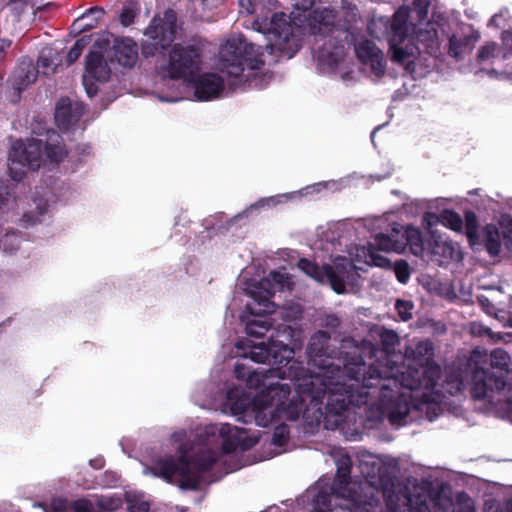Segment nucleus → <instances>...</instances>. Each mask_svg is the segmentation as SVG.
I'll return each instance as SVG.
<instances>
[{
    "mask_svg": "<svg viewBox=\"0 0 512 512\" xmlns=\"http://www.w3.org/2000/svg\"><path fill=\"white\" fill-rule=\"evenodd\" d=\"M340 352L343 368L339 374L306 375L301 367L290 372L298 391L311 396V404L320 405L327 396L326 410L334 415H342L349 406L361 407L371 399H377L379 384L382 390L389 389L379 367H367L365 358L375 356L370 341L363 340L359 344L353 339H344Z\"/></svg>",
    "mask_w": 512,
    "mask_h": 512,
    "instance_id": "obj_1",
    "label": "nucleus"
},
{
    "mask_svg": "<svg viewBox=\"0 0 512 512\" xmlns=\"http://www.w3.org/2000/svg\"><path fill=\"white\" fill-rule=\"evenodd\" d=\"M377 366L385 378L389 389L382 390L377 386V399L380 401L381 414L395 427L406 425L411 419V413L426 410L427 418L433 421L440 411L439 403L434 399L433 389L436 387L441 375L439 365L424 367L423 369L409 366L400 375L399 383L404 389L393 394L391 384L397 385L398 380L391 377L392 371L385 368L380 362L371 363Z\"/></svg>",
    "mask_w": 512,
    "mask_h": 512,
    "instance_id": "obj_2",
    "label": "nucleus"
},
{
    "mask_svg": "<svg viewBox=\"0 0 512 512\" xmlns=\"http://www.w3.org/2000/svg\"><path fill=\"white\" fill-rule=\"evenodd\" d=\"M218 455L213 449H201L193 455L180 454L159 458L150 468L151 473L182 490H198L202 474L210 471Z\"/></svg>",
    "mask_w": 512,
    "mask_h": 512,
    "instance_id": "obj_3",
    "label": "nucleus"
},
{
    "mask_svg": "<svg viewBox=\"0 0 512 512\" xmlns=\"http://www.w3.org/2000/svg\"><path fill=\"white\" fill-rule=\"evenodd\" d=\"M509 354L496 349L490 355L491 371L484 368H475L470 389L471 396L476 401L499 404L505 401L510 405L512 412V383L509 378Z\"/></svg>",
    "mask_w": 512,
    "mask_h": 512,
    "instance_id": "obj_4",
    "label": "nucleus"
},
{
    "mask_svg": "<svg viewBox=\"0 0 512 512\" xmlns=\"http://www.w3.org/2000/svg\"><path fill=\"white\" fill-rule=\"evenodd\" d=\"M262 56L260 47L248 43L246 39H229L220 49L218 68L228 77L245 83L249 81L251 74L264 66Z\"/></svg>",
    "mask_w": 512,
    "mask_h": 512,
    "instance_id": "obj_5",
    "label": "nucleus"
},
{
    "mask_svg": "<svg viewBox=\"0 0 512 512\" xmlns=\"http://www.w3.org/2000/svg\"><path fill=\"white\" fill-rule=\"evenodd\" d=\"M352 463L348 455L342 456L337 462L333 490L337 495H346L347 504L342 507L344 512H377L380 506V491L370 484H360L346 489L350 483Z\"/></svg>",
    "mask_w": 512,
    "mask_h": 512,
    "instance_id": "obj_6",
    "label": "nucleus"
},
{
    "mask_svg": "<svg viewBox=\"0 0 512 512\" xmlns=\"http://www.w3.org/2000/svg\"><path fill=\"white\" fill-rule=\"evenodd\" d=\"M291 338L292 329L288 325H280L276 332L270 334V360L271 366L275 367L266 370V373L269 378L289 379L293 387H296V380L290 372L297 367H301L306 375H309V371L305 369L302 362L294 360V351L289 347Z\"/></svg>",
    "mask_w": 512,
    "mask_h": 512,
    "instance_id": "obj_7",
    "label": "nucleus"
},
{
    "mask_svg": "<svg viewBox=\"0 0 512 512\" xmlns=\"http://www.w3.org/2000/svg\"><path fill=\"white\" fill-rule=\"evenodd\" d=\"M330 334L327 331L315 332L307 346L309 375L339 374L342 372L341 346L338 352L329 349Z\"/></svg>",
    "mask_w": 512,
    "mask_h": 512,
    "instance_id": "obj_8",
    "label": "nucleus"
},
{
    "mask_svg": "<svg viewBox=\"0 0 512 512\" xmlns=\"http://www.w3.org/2000/svg\"><path fill=\"white\" fill-rule=\"evenodd\" d=\"M294 388L296 395L288 403H286V400L291 393V385L279 381L270 384L267 387V393L261 395L256 401H259L265 409L275 406L276 410L282 412L287 420L296 421L304 412L306 400L308 398L311 400V396L308 393L298 391L297 387Z\"/></svg>",
    "mask_w": 512,
    "mask_h": 512,
    "instance_id": "obj_9",
    "label": "nucleus"
},
{
    "mask_svg": "<svg viewBox=\"0 0 512 512\" xmlns=\"http://www.w3.org/2000/svg\"><path fill=\"white\" fill-rule=\"evenodd\" d=\"M42 141L31 138L26 142L19 139L13 142L9 150L8 170L10 177L20 182L26 175V168L37 170L42 163Z\"/></svg>",
    "mask_w": 512,
    "mask_h": 512,
    "instance_id": "obj_10",
    "label": "nucleus"
},
{
    "mask_svg": "<svg viewBox=\"0 0 512 512\" xmlns=\"http://www.w3.org/2000/svg\"><path fill=\"white\" fill-rule=\"evenodd\" d=\"M201 51L194 45L174 44L166 67L170 79L190 81L199 71Z\"/></svg>",
    "mask_w": 512,
    "mask_h": 512,
    "instance_id": "obj_11",
    "label": "nucleus"
},
{
    "mask_svg": "<svg viewBox=\"0 0 512 512\" xmlns=\"http://www.w3.org/2000/svg\"><path fill=\"white\" fill-rule=\"evenodd\" d=\"M176 13L173 10L165 12L164 17H154L145 31V35L153 41V48L145 54H153L159 49H166L174 41L176 36Z\"/></svg>",
    "mask_w": 512,
    "mask_h": 512,
    "instance_id": "obj_12",
    "label": "nucleus"
},
{
    "mask_svg": "<svg viewBox=\"0 0 512 512\" xmlns=\"http://www.w3.org/2000/svg\"><path fill=\"white\" fill-rule=\"evenodd\" d=\"M267 30L275 36L282 57L291 59L300 50V41L293 35L290 22L284 12L273 13Z\"/></svg>",
    "mask_w": 512,
    "mask_h": 512,
    "instance_id": "obj_13",
    "label": "nucleus"
},
{
    "mask_svg": "<svg viewBox=\"0 0 512 512\" xmlns=\"http://www.w3.org/2000/svg\"><path fill=\"white\" fill-rule=\"evenodd\" d=\"M256 305L259 308H255L253 304H247L246 310L253 316L259 317L258 319L250 320L246 323L245 331L249 336L260 338L266 335L267 332H276L277 329L272 330L271 318L266 313L272 312L270 309L272 303L268 297L256 298Z\"/></svg>",
    "mask_w": 512,
    "mask_h": 512,
    "instance_id": "obj_14",
    "label": "nucleus"
},
{
    "mask_svg": "<svg viewBox=\"0 0 512 512\" xmlns=\"http://www.w3.org/2000/svg\"><path fill=\"white\" fill-rule=\"evenodd\" d=\"M421 226L430 236V240L434 243V253H439L436 249L441 250L445 254L448 250V240L444 238L438 227L448 228V208H443L439 214L427 211L421 219Z\"/></svg>",
    "mask_w": 512,
    "mask_h": 512,
    "instance_id": "obj_15",
    "label": "nucleus"
},
{
    "mask_svg": "<svg viewBox=\"0 0 512 512\" xmlns=\"http://www.w3.org/2000/svg\"><path fill=\"white\" fill-rule=\"evenodd\" d=\"M314 14L315 23L311 25V32L316 37L328 39L324 41L321 53L324 56L325 52H327V56L331 58L334 53L330 52L329 48H337L336 45L332 44V40L336 38L335 34L339 33V30L334 25V16L328 10L314 11Z\"/></svg>",
    "mask_w": 512,
    "mask_h": 512,
    "instance_id": "obj_16",
    "label": "nucleus"
},
{
    "mask_svg": "<svg viewBox=\"0 0 512 512\" xmlns=\"http://www.w3.org/2000/svg\"><path fill=\"white\" fill-rule=\"evenodd\" d=\"M195 97L200 101L217 98L224 90V79L217 73H203L192 78Z\"/></svg>",
    "mask_w": 512,
    "mask_h": 512,
    "instance_id": "obj_17",
    "label": "nucleus"
},
{
    "mask_svg": "<svg viewBox=\"0 0 512 512\" xmlns=\"http://www.w3.org/2000/svg\"><path fill=\"white\" fill-rule=\"evenodd\" d=\"M85 113V105L72 102L68 97H62L56 104L55 121L61 130H68L75 125Z\"/></svg>",
    "mask_w": 512,
    "mask_h": 512,
    "instance_id": "obj_18",
    "label": "nucleus"
},
{
    "mask_svg": "<svg viewBox=\"0 0 512 512\" xmlns=\"http://www.w3.org/2000/svg\"><path fill=\"white\" fill-rule=\"evenodd\" d=\"M356 55L361 63L369 65L372 72L380 77L385 74L386 60L383 52L371 40H364L356 46Z\"/></svg>",
    "mask_w": 512,
    "mask_h": 512,
    "instance_id": "obj_19",
    "label": "nucleus"
},
{
    "mask_svg": "<svg viewBox=\"0 0 512 512\" xmlns=\"http://www.w3.org/2000/svg\"><path fill=\"white\" fill-rule=\"evenodd\" d=\"M220 435L223 437L221 446L223 454H231L241 448L242 450L250 449L256 440L246 437V430L238 428L230 424H223L219 430Z\"/></svg>",
    "mask_w": 512,
    "mask_h": 512,
    "instance_id": "obj_20",
    "label": "nucleus"
},
{
    "mask_svg": "<svg viewBox=\"0 0 512 512\" xmlns=\"http://www.w3.org/2000/svg\"><path fill=\"white\" fill-rule=\"evenodd\" d=\"M39 73L40 71L30 60H23L19 63L13 73L14 102L20 100L22 91L36 81Z\"/></svg>",
    "mask_w": 512,
    "mask_h": 512,
    "instance_id": "obj_21",
    "label": "nucleus"
},
{
    "mask_svg": "<svg viewBox=\"0 0 512 512\" xmlns=\"http://www.w3.org/2000/svg\"><path fill=\"white\" fill-rule=\"evenodd\" d=\"M234 375L238 380L245 381L249 388L259 389L263 388L262 395L267 393V387L275 382H269V376L266 370H250L242 362H237L234 367Z\"/></svg>",
    "mask_w": 512,
    "mask_h": 512,
    "instance_id": "obj_22",
    "label": "nucleus"
},
{
    "mask_svg": "<svg viewBox=\"0 0 512 512\" xmlns=\"http://www.w3.org/2000/svg\"><path fill=\"white\" fill-rule=\"evenodd\" d=\"M113 56L119 65L125 68H132L138 59L136 43L130 38L115 39Z\"/></svg>",
    "mask_w": 512,
    "mask_h": 512,
    "instance_id": "obj_23",
    "label": "nucleus"
},
{
    "mask_svg": "<svg viewBox=\"0 0 512 512\" xmlns=\"http://www.w3.org/2000/svg\"><path fill=\"white\" fill-rule=\"evenodd\" d=\"M389 47L392 52L391 59L399 64L410 63L412 58L422 53V48L416 41L408 39L404 41H389Z\"/></svg>",
    "mask_w": 512,
    "mask_h": 512,
    "instance_id": "obj_24",
    "label": "nucleus"
},
{
    "mask_svg": "<svg viewBox=\"0 0 512 512\" xmlns=\"http://www.w3.org/2000/svg\"><path fill=\"white\" fill-rule=\"evenodd\" d=\"M85 73L95 81L106 82L110 78V68L100 52L91 51L86 56Z\"/></svg>",
    "mask_w": 512,
    "mask_h": 512,
    "instance_id": "obj_25",
    "label": "nucleus"
},
{
    "mask_svg": "<svg viewBox=\"0 0 512 512\" xmlns=\"http://www.w3.org/2000/svg\"><path fill=\"white\" fill-rule=\"evenodd\" d=\"M347 267L343 263H335L333 266L324 264L322 271V281L320 283H329L333 291L342 294L346 290L345 278L347 277Z\"/></svg>",
    "mask_w": 512,
    "mask_h": 512,
    "instance_id": "obj_26",
    "label": "nucleus"
},
{
    "mask_svg": "<svg viewBox=\"0 0 512 512\" xmlns=\"http://www.w3.org/2000/svg\"><path fill=\"white\" fill-rule=\"evenodd\" d=\"M44 153L46 158L55 164H59L69 156V152L65 149L63 138L55 131L48 132Z\"/></svg>",
    "mask_w": 512,
    "mask_h": 512,
    "instance_id": "obj_27",
    "label": "nucleus"
},
{
    "mask_svg": "<svg viewBox=\"0 0 512 512\" xmlns=\"http://www.w3.org/2000/svg\"><path fill=\"white\" fill-rule=\"evenodd\" d=\"M400 230L394 226L392 234L378 233L374 236V242L368 245H374L376 250L384 252H403V243L400 242Z\"/></svg>",
    "mask_w": 512,
    "mask_h": 512,
    "instance_id": "obj_28",
    "label": "nucleus"
},
{
    "mask_svg": "<svg viewBox=\"0 0 512 512\" xmlns=\"http://www.w3.org/2000/svg\"><path fill=\"white\" fill-rule=\"evenodd\" d=\"M438 504L439 499L433 498L432 495L425 490L421 492L415 491L407 497L409 512H432V506L436 507Z\"/></svg>",
    "mask_w": 512,
    "mask_h": 512,
    "instance_id": "obj_29",
    "label": "nucleus"
},
{
    "mask_svg": "<svg viewBox=\"0 0 512 512\" xmlns=\"http://www.w3.org/2000/svg\"><path fill=\"white\" fill-rule=\"evenodd\" d=\"M400 242L403 243V252L409 246L412 254L419 256L424 251L422 232L419 228L408 225L403 232L400 231Z\"/></svg>",
    "mask_w": 512,
    "mask_h": 512,
    "instance_id": "obj_30",
    "label": "nucleus"
},
{
    "mask_svg": "<svg viewBox=\"0 0 512 512\" xmlns=\"http://www.w3.org/2000/svg\"><path fill=\"white\" fill-rule=\"evenodd\" d=\"M410 356L415 364L419 365L421 369L428 366L438 365L433 360L434 347L430 340L418 342L415 347L411 349Z\"/></svg>",
    "mask_w": 512,
    "mask_h": 512,
    "instance_id": "obj_31",
    "label": "nucleus"
},
{
    "mask_svg": "<svg viewBox=\"0 0 512 512\" xmlns=\"http://www.w3.org/2000/svg\"><path fill=\"white\" fill-rule=\"evenodd\" d=\"M416 40L422 48V52L435 58L440 55V44L435 29L420 31L417 34Z\"/></svg>",
    "mask_w": 512,
    "mask_h": 512,
    "instance_id": "obj_32",
    "label": "nucleus"
},
{
    "mask_svg": "<svg viewBox=\"0 0 512 512\" xmlns=\"http://www.w3.org/2000/svg\"><path fill=\"white\" fill-rule=\"evenodd\" d=\"M61 58L53 48H43L37 61V69L44 75L53 74L60 64Z\"/></svg>",
    "mask_w": 512,
    "mask_h": 512,
    "instance_id": "obj_33",
    "label": "nucleus"
},
{
    "mask_svg": "<svg viewBox=\"0 0 512 512\" xmlns=\"http://www.w3.org/2000/svg\"><path fill=\"white\" fill-rule=\"evenodd\" d=\"M482 241L490 255L496 256L500 253L503 241L502 231L494 225H486L482 231Z\"/></svg>",
    "mask_w": 512,
    "mask_h": 512,
    "instance_id": "obj_34",
    "label": "nucleus"
},
{
    "mask_svg": "<svg viewBox=\"0 0 512 512\" xmlns=\"http://www.w3.org/2000/svg\"><path fill=\"white\" fill-rule=\"evenodd\" d=\"M408 12L398 10L392 19L389 41H404L407 37Z\"/></svg>",
    "mask_w": 512,
    "mask_h": 512,
    "instance_id": "obj_35",
    "label": "nucleus"
},
{
    "mask_svg": "<svg viewBox=\"0 0 512 512\" xmlns=\"http://www.w3.org/2000/svg\"><path fill=\"white\" fill-rule=\"evenodd\" d=\"M270 336L267 343L261 342L259 344L251 345V350L244 354L245 358H249L255 363H268L271 365L270 360Z\"/></svg>",
    "mask_w": 512,
    "mask_h": 512,
    "instance_id": "obj_36",
    "label": "nucleus"
},
{
    "mask_svg": "<svg viewBox=\"0 0 512 512\" xmlns=\"http://www.w3.org/2000/svg\"><path fill=\"white\" fill-rule=\"evenodd\" d=\"M500 290L491 289L489 295L478 296V302L483 309L490 315L496 314V311L503 309V302L498 300Z\"/></svg>",
    "mask_w": 512,
    "mask_h": 512,
    "instance_id": "obj_37",
    "label": "nucleus"
},
{
    "mask_svg": "<svg viewBox=\"0 0 512 512\" xmlns=\"http://www.w3.org/2000/svg\"><path fill=\"white\" fill-rule=\"evenodd\" d=\"M139 11L138 0H126L119 14L120 23L125 27L132 25Z\"/></svg>",
    "mask_w": 512,
    "mask_h": 512,
    "instance_id": "obj_38",
    "label": "nucleus"
},
{
    "mask_svg": "<svg viewBox=\"0 0 512 512\" xmlns=\"http://www.w3.org/2000/svg\"><path fill=\"white\" fill-rule=\"evenodd\" d=\"M298 268L303 271L306 275L310 276L317 282L322 281V271H324V265L321 267L313 261L306 258H300L297 264Z\"/></svg>",
    "mask_w": 512,
    "mask_h": 512,
    "instance_id": "obj_39",
    "label": "nucleus"
},
{
    "mask_svg": "<svg viewBox=\"0 0 512 512\" xmlns=\"http://www.w3.org/2000/svg\"><path fill=\"white\" fill-rule=\"evenodd\" d=\"M378 337L382 349L385 352H389L390 350L394 349L395 346L399 343L398 334L395 331L386 329L384 327L379 329Z\"/></svg>",
    "mask_w": 512,
    "mask_h": 512,
    "instance_id": "obj_40",
    "label": "nucleus"
},
{
    "mask_svg": "<svg viewBox=\"0 0 512 512\" xmlns=\"http://www.w3.org/2000/svg\"><path fill=\"white\" fill-rule=\"evenodd\" d=\"M465 233L469 243L475 245L477 240V218L475 213L471 211L465 213Z\"/></svg>",
    "mask_w": 512,
    "mask_h": 512,
    "instance_id": "obj_41",
    "label": "nucleus"
},
{
    "mask_svg": "<svg viewBox=\"0 0 512 512\" xmlns=\"http://www.w3.org/2000/svg\"><path fill=\"white\" fill-rule=\"evenodd\" d=\"M290 430L288 425L280 424L275 427L272 434V444L275 446L282 447L286 445L289 441Z\"/></svg>",
    "mask_w": 512,
    "mask_h": 512,
    "instance_id": "obj_42",
    "label": "nucleus"
},
{
    "mask_svg": "<svg viewBox=\"0 0 512 512\" xmlns=\"http://www.w3.org/2000/svg\"><path fill=\"white\" fill-rule=\"evenodd\" d=\"M89 43V38L82 37L75 41L74 45L70 48L67 54V65L73 64L82 54L83 49Z\"/></svg>",
    "mask_w": 512,
    "mask_h": 512,
    "instance_id": "obj_43",
    "label": "nucleus"
},
{
    "mask_svg": "<svg viewBox=\"0 0 512 512\" xmlns=\"http://www.w3.org/2000/svg\"><path fill=\"white\" fill-rule=\"evenodd\" d=\"M98 24V18H84V14L77 18L73 24L72 29L76 33L92 30Z\"/></svg>",
    "mask_w": 512,
    "mask_h": 512,
    "instance_id": "obj_44",
    "label": "nucleus"
},
{
    "mask_svg": "<svg viewBox=\"0 0 512 512\" xmlns=\"http://www.w3.org/2000/svg\"><path fill=\"white\" fill-rule=\"evenodd\" d=\"M394 273L397 278V280L402 283L406 284L410 279V268L406 260H398L394 264Z\"/></svg>",
    "mask_w": 512,
    "mask_h": 512,
    "instance_id": "obj_45",
    "label": "nucleus"
},
{
    "mask_svg": "<svg viewBox=\"0 0 512 512\" xmlns=\"http://www.w3.org/2000/svg\"><path fill=\"white\" fill-rule=\"evenodd\" d=\"M497 55V44L495 42H489L479 49L477 58L480 62H484L495 58Z\"/></svg>",
    "mask_w": 512,
    "mask_h": 512,
    "instance_id": "obj_46",
    "label": "nucleus"
},
{
    "mask_svg": "<svg viewBox=\"0 0 512 512\" xmlns=\"http://www.w3.org/2000/svg\"><path fill=\"white\" fill-rule=\"evenodd\" d=\"M395 309L403 321H408L412 318L413 304L411 301L398 299L395 303Z\"/></svg>",
    "mask_w": 512,
    "mask_h": 512,
    "instance_id": "obj_47",
    "label": "nucleus"
},
{
    "mask_svg": "<svg viewBox=\"0 0 512 512\" xmlns=\"http://www.w3.org/2000/svg\"><path fill=\"white\" fill-rule=\"evenodd\" d=\"M293 7L294 10L291 12V15L293 16V19H299L301 16L300 12H308L310 11L315 4V0H293Z\"/></svg>",
    "mask_w": 512,
    "mask_h": 512,
    "instance_id": "obj_48",
    "label": "nucleus"
},
{
    "mask_svg": "<svg viewBox=\"0 0 512 512\" xmlns=\"http://www.w3.org/2000/svg\"><path fill=\"white\" fill-rule=\"evenodd\" d=\"M368 255L371 258L372 263L375 266L381 267V268H388L391 266V261L377 253L378 250L375 249L374 245H368L367 246Z\"/></svg>",
    "mask_w": 512,
    "mask_h": 512,
    "instance_id": "obj_49",
    "label": "nucleus"
},
{
    "mask_svg": "<svg viewBox=\"0 0 512 512\" xmlns=\"http://www.w3.org/2000/svg\"><path fill=\"white\" fill-rule=\"evenodd\" d=\"M413 4H414L415 11L417 13L418 20L419 21L425 20L428 15L429 3L427 1H423V0H415Z\"/></svg>",
    "mask_w": 512,
    "mask_h": 512,
    "instance_id": "obj_50",
    "label": "nucleus"
},
{
    "mask_svg": "<svg viewBox=\"0 0 512 512\" xmlns=\"http://www.w3.org/2000/svg\"><path fill=\"white\" fill-rule=\"evenodd\" d=\"M72 508L75 512H93V504L86 499L76 500L72 504Z\"/></svg>",
    "mask_w": 512,
    "mask_h": 512,
    "instance_id": "obj_51",
    "label": "nucleus"
},
{
    "mask_svg": "<svg viewBox=\"0 0 512 512\" xmlns=\"http://www.w3.org/2000/svg\"><path fill=\"white\" fill-rule=\"evenodd\" d=\"M503 241L512 250V221L501 225Z\"/></svg>",
    "mask_w": 512,
    "mask_h": 512,
    "instance_id": "obj_52",
    "label": "nucleus"
},
{
    "mask_svg": "<svg viewBox=\"0 0 512 512\" xmlns=\"http://www.w3.org/2000/svg\"><path fill=\"white\" fill-rule=\"evenodd\" d=\"M330 498L328 495H322L320 494L317 497V504H321L323 508L321 507H314V509L311 512H331L330 510Z\"/></svg>",
    "mask_w": 512,
    "mask_h": 512,
    "instance_id": "obj_53",
    "label": "nucleus"
},
{
    "mask_svg": "<svg viewBox=\"0 0 512 512\" xmlns=\"http://www.w3.org/2000/svg\"><path fill=\"white\" fill-rule=\"evenodd\" d=\"M92 80L93 79H91L87 74H85L83 76V84H84L86 93L90 98L95 96L98 92V87Z\"/></svg>",
    "mask_w": 512,
    "mask_h": 512,
    "instance_id": "obj_54",
    "label": "nucleus"
},
{
    "mask_svg": "<svg viewBox=\"0 0 512 512\" xmlns=\"http://www.w3.org/2000/svg\"><path fill=\"white\" fill-rule=\"evenodd\" d=\"M503 42V58H506L509 53H512V32H504L502 34Z\"/></svg>",
    "mask_w": 512,
    "mask_h": 512,
    "instance_id": "obj_55",
    "label": "nucleus"
},
{
    "mask_svg": "<svg viewBox=\"0 0 512 512\" xmlns=\"http://www.w3.org/2000/svg\"><path fill=\"white\" fill-rule=\"evenodd\" d=\"M286 279L287 277L285 274L273 270L268 274L267 283L273 282L278 285H283Z\"/></svg>",
    "mask_w": 512,
    "mask_h": 512,
    "instance_id": "obj_56",
    "label": "nucleus"
},
{
    "mask_svg": "<svg viewBox=\"0 0 512 512\" xmlns=\"http://www.w3.org/2000/svg\"><path fill=\"white\" fill-rule=\"evenodd\" d=\"M449 222H450L451 230L460 231L462 229V226H463L462 219L460 218V216L458 214L453 213L452 211H450Z\"/></svg>",
    "mask_w": 512,
    "mask_h": 512,
    "instance_id": "obj_57",
    "label": "nucleus"
},
{
    "mask_svg": "<svg viewBox=\"0 0 512 512\" xmlns=\"http://www.w3.org/2000/svg\"><path fill=\"white\" fill-rule=\"evenodd\" d=\"M104 9L102 7H91L84 13V18H98V21L104 15Z\"/></svg>",
    "mask_w": 512,
    "mask_h": 512,
    "instance_id": "obj_58",
    "label": "nucleus"
},
{
    "mask_svg": "<svg viewBox=\"0 0 512 512\" xmlns=\"http://www.w3.org/2000/svg\"><path fill=\"white\" fill-rule=\"evenodd\" d=\"M459 501L463 504L464 512H474L472 500L466 495H459Z\"/></svg>",
    "mask_w": 512,
    "mask_h": 512,
    "instance_id": "obj_59",
    "label": "nucleus"
},
{
    "mask_svg": "<svg viewBox=\"0 0 512 512\" xmlns=\"http://www.w3.org/2000/svg\"><path fill=\"white\" fill-rule=\"evenodd\" d=\"M74 151L79 155H89L91 153V146L88 144H77L74 148ZM73 150L71 149L69 154H72Z\"/></svg>",
    "mask_w": 512,
    "mask_h": 512,
    "instance_id": "obj_60",
    "label": "nucleus"
},
{
    "mask_svg": "<svg viewBox=\"0 0 512 512\" xmlns=\"http://www.w3.org/2000/svg\"><path fill=\"white\" fill-rule=\"evenodd\" d=\"M368 467V462H362L361 463V469H362V473L363 474H366V477H369V478H375L377 472L376 470H379V466H376L375 464L372 465L371 467V471H365V468Z\"/></svg>",
    "mask_w": 512,
    "mask_h": 512,
    "instance_id": "obj_61",
    "label": "nucleus"
},
{
    "mask_svg": "<svg viewBox=\"0 0 512 512\" xmlns=\"http://www.w3.org/2000/svg\"><path fill=\"white\" fill-rule=\"evenodd\" d=\"M239 4L247 14H253L255 12V7L251 0H239Z\"/></svg>",
    "mask_w": 512,
    "mask_h": 512,
    "instance_id": "obj_62",
    "label": "nucleus"
},
{
    "mask_svg": "<svg viewBox=\"0 0 512 512\" xmlns=\"http://www.w3.org/2000/svg\"><path fill=\"white\" fill-rule=\"evenodd\" d=\"M129 510L131 512H148L149 511V505L146 502H141L137 505H132L129 507Z\"/></svg>",
    "mask_w": 512,
    "mask_h": 512,
    "instance_id": "obj_63",
    "label": "nucleus"
},
{
    "mask_svg": "<svg viewBox=\"0 0 512 512\" xmlns=\"http://www.w3.org/2000/svg\"><path fill=\"white\" fill-rule=\"evenodd\" d=\"M340 325V320L335 315H329L326 317V326L331 328H337Z\"/></svg>",
    "mask_w": 512,
    "mask_h": 512,
    "instance_id": "obj_64",
    "label": "nucleus"
}]
</instances>
